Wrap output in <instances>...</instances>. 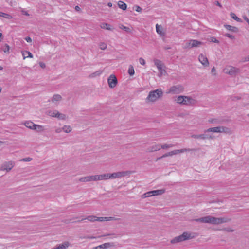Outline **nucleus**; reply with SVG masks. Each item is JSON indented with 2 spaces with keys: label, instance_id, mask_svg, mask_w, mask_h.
<instances>
[{
  "label": "nucleus",
  "instance_id": "obj_1",
  "mask_svg": "<svg viewBox=\"0 0 249 249\" xmlns=\"http://www.w3.org/2000/svg\"><path fill=\"white\" fill-rule=\"evenodd\" d=\"M231 220V218L228 217H216L211 215H207L196 219L194 220L202 223L217 225L229 222Z\"/></svg>",
  "mask_w": 249,
  "mask_h": 249
},
{
  "label": "nucleus",
  "instance_id": "obj_2",
  "mask_svg": "<svg viewBox=\"0 0 249 249\" xmlns=\"http://www.w3.org/2000/svg\"><path fill=\"white\" fill-rule=\"evenodd\" d=\"M173 100L177 104L184 106H194L197 102L196 100L192 97L185 95L174 96Z\"/></svg>",
  "mask_w": 249,
  "mask_h": 249
},
{
  "label": "nucleus",
  "instance_id": "obj_3",
  "mask_svg": "<svg viewBox=\"0 0 249 249\" xmlns=\"http://www.w3.org/2000/svg\"><path fill=\"white\" fill-rule=\"evenodd\" d=\"M162 90L160 88L149 92V94L146 98V100L148 102H154L162 97Z\"/></svg>",
  "mask_w": 249,
  "mask_h": 249
},
{
  "label": "nucleus",
  "instance_id": "obj_4",
  "mask_svg": "<svg viewBox=\"0 0 249 249\" xmlns=\"http://www.w3.org/2000/svg\"><path fill=\"white\" fill-rule=\"evenodd\" d=\"M193 237V236L191 235V233L184 232L181 235L176 236L171 240L170 243L172 244H175L191 239Z\"/></svg>",
  "mask_w": 249,
  "mask_h": 249
},
{
  "label": "nucleus",
  "instance_id": "obj_5",
  "mask_svg": "<svg viewBox=\"0 0 249 249\" xmlns=\"http://www.w3.org/2000/svg\"><path fill=\"white\" fill-rule=\"evenodd\" d=\"M153 62L158 70V76L161 77L165 76L166 74V71L163 63L160 60L157 59H154Z\"/></svg>",
  "mask_w": 249,
  "mask_h": 249
},
{
  "label": "nucleus",
  "instance_id": "obj_6",
  "mask_svg": "<svg viewBox=\"0 0 249 249\" xmlns=\"http://www.w3.org/2000/svg\"><path fill=\"white\" fill-rule=\"evenodd\" d=\"M184 90L183 87L181 85H177L171 86L166 91L167 94H178L182 93Z\"/></svg>",
  "mask_w": 249,
  "mask_h": 249
},
{
  "label": "nucleus",
  "instance_id": "obj_7",
  "mask_svg": "<svg viewBox=\"0 0 249 249\" xmlns=\"http://www.w3.org/2000/svg\"><path fill=\"white\" fill-rule=\"evenodd\" d=\"M209 132L229 133L230 130L227 127L221 126L210 128L205 130V133Z\"/></svg>",
  "mask_w": 249,
  "mask_h": 249
},
{
  "label": "nucleus",
  "instance_id": "obj_8",
  "mask_svg": "<svg viewBox=\"0 0 249 249\" xmlns=\"http://www.w3.org/2000/svg\"><path fill=\"white\" fill-rule=\"evenodd\" d=\"M224 73L231 76H235L239 72V69L236 67L228 65L223 69Z\"/></svg>",
  "mask_w": 249,
  "mask_h": 249
},
{
  "label": "nucleus",
  "instance_id": "obj_9",
  "mask_svg": "<svg viewBox=\"0 0 249 249\" xmlns=\"http://www.w3.org/2000/svg\"><path fill=\"white\" fill-rule=\"evenodd\" d=\"M15 162L14 161H7L4 162L1 165L0 170L6 172H10L15 166Z\"/></svg>",
  "mask_w": 249,
  "mask_h": 249
},
{
  "label": "nucleus",
  "instance_id": "obj_10",
  "mask_svg": "<svg viewBox=\"0 0 249 249\" xmlns=\"http://www.w3.org/2000/svg\"><path fill=\"white\" fill-rule=\"evenodd\" d=\"M165 189H160V190L151 191H149V192L144 193L142 195V198H145L152 196H160V195H161L163 194H164L165 193Z\"/></svg>",
  "mask_w": 249,
  "mask_h": 249
},
{
  "label": "nucleus",
  "instance_id": "obj_11",
  "mask_svg": "<svg viewBox=\"0 0 249 249\" xmlns=\"http://www.w3.org/2000/svg\"><path fill=\"white\" fill-rule=\"evenodd\" d=\"M189 149H182L179 150H174L173 151L167 152L163 155L160 158H165L168 156H172L175 155H177L179 153H182L186 151H189Z\"/></svg>",
  "mask_w": 249,
  "mask_h": 249
},
{
  "label": "nucleus",
  "instance_id": "obj_12",
  "mask_svg": "<svg viewBox=\"0 0 249 249\" xmlns=\"http://www.w3.org/2000/svg\"><path fill=\"white\" fill-rule=\"evenodd\" d=\"M107 83L110 88H115L118 83V80L115 75H110L107 79Z\"/></svg>",
  "mask_w": 249,
  "mask_h": 249
},
{
  "label": "nucleus",
  "instance_id": "obj_13",
  "mask_svg": "<svg viewBox=\"0 0 249 249\" xmlns=\"http://www.w3.org/2000/svg\"><path fill=\"white\" fill-rule=\"evenodd\" d=\"M126 175V173L124 172H117L111 174L108 173V178L109 179L119 178L125 176Z\"/></svg>",
  "mask_w": 249,
  "mask_h": 249
},
{
  "label": "nucleus",
  "instance_id": "obj_14",
  "mask_svg": "<svg viewBox=\"0 0 249 249\" xmlns=\"http://www.w3.org/2000/svg\"><path fill=\"white\" fill-rule=\"evenodd\" d=\"M202 43L196 40H190L186 43L184 48H192L195 47H198L201 45Z\"/></svg>",
  "mask_w": 249,
  "mask_h": 249
},
{
  "label": "nucleus",
  "instance_id": "obj_15",
  "mask_svg": "<svg viewBox=\"0 0 249 249\" xmlns=\"http://www.w3.org/2000/svg\"><path fill=\"white\" fill-rule=\"evenodd\" d=\"M198 60L199 62L204 67H207L209 65V62L208 58L203 54H200L198 56Z\"/></svg>",
  "mask_w": 249,
  "mask_h": 249
},
{
  "label": "nucleus",
  "instance_id": "obj_16",
  "mask_svg": "<svg viewBox=\"0 0 249 249\" xmlns=\"http://www.w3.org/2000/svg\"><path fill=\"white\" fill-rule=\"evenodd\" d=\"M79 180L82 182L96 181L95 175L81 177Z\"/></svg>",
  "mask_w": 249,
  "mask_h": 249
},
{
  "label": "nucleus",
  "instance_id": "obj_17",
  "mask_svg": "<svg viewBox=\"0 0 249 249\" xmlns=\"http://www.w3.org/2000/svg\"><path fill=\"white\" fill-rule=\"evenodd\" d=\"M193 138L197 139H202L204 140L206 139H213V137L208 134V133H205V131H204V133L200 135H193L192 136Z\"/></svg>",
  "mask_w": 249,
  "mask_h": 249
},
{
  "label": "nucleus",
  "instance_id": "obj_18",
  "mask_svg": "<svg viewBox=\"0 0 249 249\" xmlns=\"http://www.w3.org/2000/svg\"><path fill=\"white\" fill-rule=\"evenodd\" d=\"M96 181L106 180L109 179L108 173H105L100 175H95Z\"/></svg>",
  "mask_w": 249,
  "mask_h": 249
},
{
  "label": "nucleus",
  "instance_id": "obj_19",
  "mask_svg": "<svg viewBox=\"0 0 249 249\" xmlns=\"http://www.w3.org/2000/svg\"><path fill=\"white\" fill-rule=\"evenodd\" d=\"M62 97L59 94H54L51 99V102L55 105H58L62 100Z\"/></svg>",
  "mask_w": 249,
  "mask_h": 249
},
{
  "label": "nucleus",
  "instance_id": "obj_20",
  "mask_svg": "<svg viewBox=\"0 0 249 249\" xmlns=\"http://www.w3.org/2000/svg\"><path fill=\"white\" fill-rule=\"evenodd\" d=\"M161 149V144H154L148 148L147 151L149 152L159 151Z\"/></svg>",
  "mask_w": 249,
  "mask_h": 249
},
{
  "label": "nucleus",
  "instance_id": "obj_21",
  "mask_svg": "<svg viewBox=\"0 0 249 249\" xmlns=\"http://www.w3.org/2000/svg\"><path fill=\"white\" fill-rule=\"evenodd\" d=\"M22 124H24L27 128L33 130L36 124L32 121L30 120L24 121L22 123Z\"/></svg>",
  "mask_w": 249,
  "mask_h": 249
},
{
  "label": "nucleus",
  "instance_id": "obj_22",
  "mask_svg": "<svg viewBox=\"0 0 249 249\" xmlns=\"http://www.w3.org/2000/svg\"><path fill=\"white\" fill-rule=\"evenodd\" d=\"M156 30L157 33L161 36H165V32L162 26L159 25L158 24L156 25Z\"/></svg>",
  "mask_w": 249,
  "mask_h": 249
},
{
  "label": "nucleus",
  "instance_id": "obj_23",
  "mask_svg": "<svg viewBox=\"0 0 249 249\" xmlns=\"http://www.w3.org/2000/svg\"><path fill=\"white\" fill-rule=\"evenodd\" d=\"M33 130H35L37 132L41 133L45 131V128L43 125L36 124Z\"/></svg>",
  "mask_w": 249,
  "mask_h": 249
},
{
  "label": "nucleus",
  "instance_id": "obj_24",
  "mask_svg": "<svg viewBox=\"0 0 249 249\" xmlns=\"http://www.w3.org/2000/svg\"><path fill=\"white\" fill-rule=\"evenodd\" d=\"M100 27L102 29H106L109 31H112L113 30V28L112 27L111 25L105 22L101 23L100 25Z\"/></svg>",
  "mask_w": 249,
  "mask_h": 249
},
{
  "label": "nucleus",
  "instance_id": "obj_25",
  "mask_svg": "<svg viewBox=\"0 0 249 249\" xmlns=\"http://www.w3.org/2000/svg\"><path fill=\"white\" fill-rule=\"evenodd\" d=\"M70 245L68 242L66 241L62 244L58 245L55 248L52 249H66Z\"/></svg>",
  "mask_w": 249,
  "mask_h": 249
},
{
  "label": "nucleus",
  "instance_id": "obj_26",
  "mask_svg": "<svg viewBox=\"0 0 249 249\" xmlns=\"http://www.w3.org/2000/svg\"><path fill=\"white\" fill-rule=\"evenodd\" d=\"M112 244L110 243H105L100 245L96 247V249H107L112 246Z\"/></svg>",
  "mask_w": 249,
  "mask_h": 249
},
{
  "label": "nucleus",
  "instance_id": "obj_27",
  "mask_svg": "<svg viewBox=\"0 0 249 249\" xmlns=\"http://www.w3.org/2000/svg\"><path fill=\"white\" fill-rule=\"evenodd\" d=\"M224 27L225 28L230 31H231L234 33H237L238 32V29L234 26H232L229 25H224Z\"/></svg>",
  "mask_w": 249,
  "mask_h": 249
},
{
  "label": "nucleus",
  "instance_id": "obj_28",
  "mask_svg": "<svg viewBox=\"0 0 249 249\" xmlns=\"http://www.w3.org/2000/svg\"><path fill=\"white\" fill-rule=\"evenodd\" d=\"M22 54L23 57V59H25L26 58H33V55L32 54L29 52L27 51H24L22 52Z\"/></svg>",
  "mask_w": 249,
  "mask_h": 249
},
{
  "label": "nucleus",
  "instance_id": "obj_29",
  "mask_svg": "<svg viewBox=\"0 0 249 249\" xmlns=\"http://www.w3.org/2000/svg\"><path fill=\"white\" fill-rule=\"evenodd\" d=\"M103 70H99L93 73H91L89 75V77L90 78H94V77H97V76H99L100 75H101V74L103 73Z\"/></svg>",
  "mask_w": 249,
  "mask_h": 249
},
{
  "label": "nucleus",
  "instance_id": "obj_30",
  "mask_svg": "<svg viewBox=\"0 0 249 249\" xmlns=\"http://www.w3.org/2000/svg\"><path fill=\"white\" fill-rule=\"evenodd\" d=\"M63 131L66 133H69L71 132L72 128L70 125H64L62 127Z\"/></svg>",
  "mask_w": 249,
  "mask_h": 249
},
{
  "label": "nucleus",
  "instance_id": "obj_31",
  "mask_svg": "<svg viewBox=\"0 0 249 249\" xmlns=\"http://www.w3.org/2000/svg\"><path fill=\"white\" fill-rule=\"evenodd\" d=\"M57 116L56 118H58L59 120H65L67 119V116L66 115L60 113L59 111L57 113Z\"/></svg>",
  "mask_w": 249,
  "mask_h": 249
},
{
  "label": "nucleus",
  "instance_id": "obj_32",
  "mask_svg": "<svg viewBox=\"0 0 249 249\" xmlns=\"http://www.w3.org/2000/svg\"><path fill=\"white\" fill-rule=\"evenodd\" d=\"M85 219H87L90 222H95L97 221V216L94 215L88 216L86 218L82 219V220H84Z\"/></svg>",
  "mask_w": 249,
  "mask_h": 249
},
{
  "label": "nucleus",
  "instance_id": "obj_33",
  "mask_svg": "<svg viewBox=\"0 0 249 249\" xmlns=\"http://www.w3.org/2000/svg\"><path fill=\"white\" fill-rule=\"evenodd\" d=\"M58 111L56 110H49L48 111L47 114L50 117L56 118Z\"/></svg>",
  "mask_w": 249,
  "mask_h": 249
},
{
  "label": "nucleus",
  "instance_id": "obj_34",
  "mask_svg": "<svg viewBox=\"0 0 249 249\" xmlns=\"http://www.w3.org/2000/svg\"><path fill=\"white\" fill-rule=\"evenodd\" d=\"M118 6L120 8L123 10H125L127 8V5L124 2L122 1H119Z\"/></svg>",
  "mask_w": 249,
  "mask_h": 249
},
{
  "label": "nucleus",
  "instance_id": "obj_35",
  "mask_svg": "<svg viewBox=\"0 0 249 249\" xmlns=\"http://www.w3.org/2000/svg\"><path fill=\"white\" fill-rule=\"evenodd\" d=\"M230 16L232 18L234 19L237 22H242V19L241 18H239L238 17H237L234 13H231L230 14Z\"/></svg>",
  "mask_w": 249,
  "mask_h": 249
},
{
  "label": "nucleus",
  "instance_id": "obj_36",
  "mask_svg": "<svg viewBox=\"0 0 249 249\" xmlns=\"http://www.w3.org/2000/svg\"><path fill=\"white\" fill-rule=\"evenodd\" d=\"M0 17H4L7 19H11L12 18V17L10 15L1 12H0Z\"/></svg>",
  "mask_w": 249,
  "mask_h": 249
},
{
  "label": "nucleus",
  "instance_id": "obj_37",
  "mask_svg": "<svg viewBox=\"0 0 249 249\" xmlns=\"http://www.w3.org/2000/svg\"><path fill=\"white\" fill-rule=\"evenodd\" d=\"M174 146L175 145L173 144H164L161 145V149H163L172 148L174 147Z\"/></svg>",
  "mask_w": 249,
  "mask_h": 249
},
{
  "label": "nucleus",
  "instance_id": "obj_38",
  "mask_svg": "<svg viewBox=\"0 0 249 249\" xmlns=\"http://www.w3.org/2000/svg\"><path fill=\"white\" fill-rule=\"evenodd\" d=\"M128 72L130 76H132L135 73V71L133 67L130 65L128 68Z\"/></svg>",
  "mask_w": 249,
  "mask_h": 249
},
{
  "label": "nucleus",
  "instance_id": "obj_39",
  "mask_svg": "<svg viewBox=\"0 0 249 249\" xmlns=\"http://www.w3.org/2000/svg\"><path fill=\"white\" fill-rule=\"evenodd\" d=\"M119 28L122 30H124L126 32L130 33L131 32V30L129 27L125 26L122 24L119 25Z\"/></svg>",
  "mask_w": 249,
  "mask_h": 249
},
{
  "label": "nucleus",
  "instance_id": "obj_40",
  "mask_svg": "<svg viewBox=\"0 0 249 249\" xmlns=\"http://www.w3.org/2000/svg\"><path fill=\"white\" fill-rule=\"evenodd\" d=\"M99 48L103 50H105L107 47V45L104 42H101L99 44Z\"/></svg>",
  "mask_w": 249,
  "mask_h": 249
},
{
  "label": "nucleus",
  "instance_id": "obj_41",
  "mask_svg": "<svg viewBox=\"0 0 249 249\" xmlns=\"http://www.w3.org/2000/svg\"><path fill=\"white\" fill-rule=\"evenodd\" d=\"M9 46L6 44L3 48V51L4 53H8L9 51Z\"/></svg>",
  "mask_w": 249,
  "mask_h": 249
},
{
  "label": "nucleus",
  "instance_id": "obj_42",
  "mask_svg": "<svg viewBox=\"0 0 249 249\" xmlns=\"http://www.w3.org/2000/svg\"><path fill=\"white\" fill-rule=\"evenodd\" d=\"M32 159L30 157H27L20 160L21 161L28 162L31 161Z\"/></svg>",
  "mask_w": 249,
  "mask_h": 249
},
{
  "label": "nucleus",
  "instance_id": "obj_43",
  "mask_svg": "<svg viewBox=\"0 0 249 249\" xmlns=\"http://www.w3.org/2000/svg\"><path fill=\"white\" fill-rule=\"evenodd\" d=\"M134 8H135V11L138 12H141L142 11V8L140 6H138V5H135L134 6Z\"/></svg>",
  "mask_w": 249,
  "mask_h": 249
},
{
  "label": "nucleus",
  "instance_id": "obj_44",
  "mask_svg": "<svg viewBox=\"0 0 249 249\" xmlns=\"http://www.w3.org/2000/svg\"><path fill=\"white\" fill-rule=\"evenodd\" d=\"M139 63L142 65H145V61L144 59H143L142 58H140L139 59Z\"/></svg>",
  "mask_w": 249,
  "mask_h": 249
},
{
  "label": "nucleus",
  "instance_id": "obj_45",
  "mask_svg": "<svg viewBox=\"0 0 249 249\" xmlns=\"http://www.w3.org/2000/svg\"><path fill=\"white\" fill-rule=\"evenodd\" d=\"M225 36L231 39H233L234 38V36L229 34V33H226L225 34Z\"/></svg>",
  "mask_w": 249,
  "mask_h": 249
},
{
  "label": "nucleus",
  "instance_id": "obj_46",
  "mask_svg": "<svg viewBox=\"0 0 249 249\" xmlns=\"http://www.w3.org/2000/svg\"><path fill=\"white\" fill-rule=\"evenodd\" d=\"M119 218H115L114 217H108V221H111V220H119Z\"/></svg>",
  "mask_w": 249,
  "mask_h": 249
},
{
  "label": "nucleus",
  "instance_id": "obj_47",
  "mask_svg": "<svg viewBox=\"0 0 249 249\" xmlns=\"http://www.w3.org/2000/svg\"><path fill=\"white\" fill-rule=\"evenodd\" d=\"M62 131H63V130H62V128H57L55 130V132L56 133H61Z\"/></svg>",
  "mask_w": 249,
  "mask_h": 249
},
{
  "label": "nucleus",
  "instance_id": "obj_48",
  "mask_svg": "<svg viewBox=\"0 0 249 249\" xmlns=\"http://www.w3.org/2000/svg\"><path fill=\"white\" fill-rule=\"evenodd\" d=\"M39 65L42 68H45L46 67L45 64L43 62H40L39 63Z\"/></svg>",
  "mask_w": 249,
  "mask_h": 249
},
{
  "label": "nucleus",
  "instance_id": "obj_49",
  "mask_svg": "<svg viewBox=\"0 0 249 249\" xmlns=\"http://www.w3.org/2000/svg\"><path fill=\"white\" fill-rule=\"evenodd\" d=\"M97 221H100V222L104 221V217H97Z\"/></svg>",
  "mask_w": 249,
  "mask_h": 249
},
{
  "label": "nucleus",
  "instance_id": "obj_50",
  "mask_svg": "<svg viewBox=\"0 0 249 249\" xmlns=\"http://www.w3.org/2000/svg\"><path fill=\"white\" fill-rule=\"evenodd\" d=\"M211 72L213 73V75H216V70L214 67H213L211 70Z\"/></svg>",
  "mask_w": 249,
  "mask_h": 249
},
{
  "label": "nucleus",
  "instance_id": "obj_51",
  "mask_svg": "<svg viewBox=\"0 0 249 249\" xmlns=\"http://www.w3.org/2000/svg\"><path fill=\"white\" fill-rule=\"evenodd\" d=\"M25 40L28 42H32V38L30 37H26L25 38Z\"/></svg>",
  "mask_w": 249,
  "mask_h": 249
},
{
  "label": "nucleus",
  "instance_id": "obj_52",
  "mask_svg": "<svg viewBox=\"0 0 249 249\" xmlns=\"http://www.w3.org/2000/svg\"><path fill=\"white\" fill-rule=\"evenodd\" d=\"M244 62L249 61V55L245 57L243 59Z\"/></svg>",
  "mask_w": 249,
  "mask_h": 249
},
{
  "label": "nucleus",
  "instance_id": "obj_53",
  "mask_svg": "<svg viewBox=\"0 0 249 249\" xmlns=\"http://www.w3.org/2000/svg\"><path fill=\"white\" fill-rule=\"evenodd\" d=\"M243 18L249 25V19L247 18V17L246 16H244Z\"/></svg>",
  "mask_w": 249,
  "mask_h": 249
},
{
  "label": "nucleus",
  "instance_id": "obj_54",
  "mask_svg": "<svg viewBox=\"0 0 249 249\" xmlns=\"http://www.w3.org/2000/svg\"><path fill=\"white\" fill-rule=\"evenodd\" d=\"M225 231L229 232H232L233 231V230L230 229V228H226L224 229Z\"/></svg>",
  "mask_w": 249,
  "mask_h": 249
},
{
  "label": "nucleus",
  "instance_id": "obj_55",
  "mask_svg": "<svg viewBox=\"0 0 249 249\" xmlns=\"http://www.w3.org/2000/svg\"><path fill=\"white\" fill-rule=\"evenodd\" d=\"M75 9L77 11H81V8L78 6H76L75 7Z\"/></svg>",
  "mask_w": 249,
  "mask_h": 249
},
{
  "label": "nucleus",
  "instance_id": "obj_56",
  "mask_svg": "<svg viewBox=\"0 0 249 249\" xmlns=\"http://www.w3.org/2000/svg\"><path fill=\"white\" fill-rule=\"evenodd\" d=\"M212 41L213 42H218V41H217V40L215 38H213V39H212Z\"/></svg>",
  "mask_w": 249,
  "mask_h": 249
},
{
  "label": "nucleus",
  "instance_id": "obj_57",
  "mask_svg": "<svg viewBox=\"0 0 249 249\" xmlns=\"http://www.w3.org/2000/svg\"><path fill=\"white\" fill-rule=\"evenodd\" d=\"M108 217H104V221H107Z\"/></svg>",
  "mask_w": 249,
  "mask_h": 249
},
{
  "label": "nucleus",
  "instance_id": "obj_58",
  "mask_svg": "<svg viewBox=\"0 0 249 249\" xmlns=\"http://www.w3.org/2000/svg\"><path fill=\"white\" fill-rule=\"evenodd\" d=\"M107 5H108L109 7H111V6H112V3H111V2H108V3H107Z\"/></svg>",
  "mask_w": 249,
  "mask_h": 249
},
{
  "label": "nucleus",
  "instance_id": "obj_59",
  "mask_svg": "<svg viewBox=\"0 0 249 249\" xmlns=\"http://www.w3.org/2000/svg\"><path fill=\"white\" fill-rule=\"evenodd\" d=\"M2 36V33H0V41H1V38Z\"/></svg>",
  "mask_w": 249,
  "mask_h": 249
},
{
  "label": "nucleus",
  "instance_id": "obj_60",
  "mask_svg": "<svg viewBox=\"0 0 249 249\" xmlns=\"http://www.w3.org/2000/svg\"><path fill=\"white\" fill-rule=\"evenodd\" d=\"M217 5H218V6H219L220 7H221V4L218 2H217Z\"/></svg>",
  "mask_w": 249,
  "mask_h": 249
},
{
  "label": "nucleus",
  "instance_id": "obj_61",
  "mask_svg": "<svg viewBox=\"0 0 249 249\" xmlns=\"http://www.w3.org/2000/svg\"><path fill=\"white\" fill-rule=\"evenodd\" d=\"M89 239H95V237L92 236V237H89Z\"/></svg>",
  "mask_w": 249,
  "mask_h": 249
},
{
  "label": "nucleus",
  "instance_id": "obj_62",
  "mask_svg": "<svg viewBox=\"0 0 249 249\" xmlns=\"http://www.w3.org/2000/svg\"><path fill=\"white\" fill-rule=\"evenodd\" d=\"M24 14H25V15L29 16V14H28L27 12H25V13H24Z\"/></svg>",
  "mask_w": 249,
  "mask_h": 249
},
{
  "label": "nucleus",
  "instance_id": "obj_63",
  "mask_svg": "<svg viewBox=\"0 0 249 249\" xmlns=\"http://www.w3.org/2000/svg\"><path fill=\"white\" fill-rule=\"evenodd\" d=\"M3 70V67L1 66H0V70Z\"/></svg>",
  "mask_w": 249,
  "mask_h": 249
},
{
  "label": "nucleus",
  "instance_id": "obj_64",
  "mask_svg": "<svg viewBox=\"0 0 249 249\" xmlns=\"http://www.w3.org/2000/svg\"><path fill=\"white\" fill-rule=\"evenodd\" d=\"M1 90H2V88L0 86V93H1Z\"/></svg>",
  "mask_w": 249,
  "mask_h": 249
}]
</instances>
